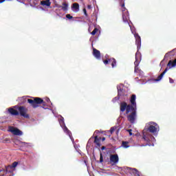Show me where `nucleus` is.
<instances>
[{"label": "nucleus", "instance_id": "nucleus-21", "mask_svg": "<svg viewBox=\"0 0 176 176\" xmlns=\"http://www.w3.org/2000/svg\"><path fill=\"white\" fill-rule=\"evenodd\" d=\"M101 140V138H98V136H95L94 138V144H96L97 146L100 148L101 146V143H100V140Z\"/></svg>", "mask_w": 176, "mask_h": 176}, {"label": "nucleus", "instance_id": "nucleus-7", "mask_svg": "<svg viewBox=\"0 0 176 176\" xmlns=\"http://www.w3.org/2000/svg\"><path fill=\"white\" fill-rule=\"evenodd\" d=\"M109 163L111 166H115L119 163V155L118 154L110 155Z\"/></svg>", "mask_w": 176, "mask_h": 176}, {"label": "nucleus", "instance_id": "nucleus-11", "mask_svg": "<svg viewBox=\"0 0 176 176\" xmlns=\"http://www.w3.org/2000/svg\"><path fill=\"white\" fill-rule=\"evenodd\" d=\"M109 61H112L111 67L112 68H115V67L116 66V59H115L114 58H110L103 60V63L105 65H108V64H109Z\"/></svg>", "mask_w": 176, "mask_h": 176}, {"label": "nucleus", "instance_id": "nucleus-9", "mask_svg": "<svg viewBox=\"0 0 176 176\" xmlns=\"http://www.w3.org/2000/svg\"><path fill=\"white\" fill-rule=\"evenodd\" d=\"M10 131L14 134V135H23V131L17 128L10 126Z\"/></svg>", "mask_w": 176, "mask_h": 176}, {"label": "nucleus", "instance_id": "nucleus-23", "mask_svg": "<svg viewBox=\"0 0 176 176\" xmlns=\"http://www.w3.org/2000/svg\"><path fill=\"white\" fill-rule=\"evenodd\" d=\"M72 8H73V9H74L75 10H79V3H73Z\"/></svg>", "mask_w": 176, "mask_h": 176}, {"label": "nucleus", "instance_id": "nucleus-14", "mask_svg": "<svg viewBox=\"0 0 176 176\" xmlns=\"http://www.w3.org/2000/svg\"><path fill=\"white\" fill-rule=\"evenodd\" d=\"M93 56L97 58V60H101V52L96 48H93Z\"/></svg>", "mask_w": 176, "mask_h": 176}, {"label": "nucleus", "instance_id": "nucleus-37", "mask_svg": "<svg viewBox=\"0 0 176 176\" xmlns=\"http://www.w3.org/2000/svg\"><path fill=\"white\" fill-rule=\"evenodd\" d=\"M105 149H107V147H105L104 146H102L101 147V150H102V151H104V150H105Z\"/></svg>", "mask_w": 176, "mask_h": 176}, {"label": "nucleus", "instance_id": "nucleus-5", "mask_svg": "<svg viewBox=\"0 0 176 176\" xmlns=\"http://www.w3.org/2000/svg\"><path fill=\"white\" fill-rule=\"evenodd\" d=\"M19 114L21 115L25 119H30V114H28V109L25 108V107L20 106L18 108Z\"/></svg>", "mask_w": 176, "mask_h": 176}, {"label": "nucleus", "instance_id": "nucleus-33", "mask_svg": "<svg viewBox=\"0 0 176 176\" xmlns=\"http://www.w3.org/2000/svg\"><path fill=\"white\" fill-rule=\"evenodd\" d=\"M8 175V176H14V173H13V170L12 172H8V173H6Z\"/></svg>", "mask_w": 176, "mask_h": 176}, {"label": "nucleus", "instance_id": "nucleus-1", "mask_svg": "<svg viewBox=\"0 0 176 176\" xmlns=\"http://www.w3.org/2000/svg\"><path fill=\"white\" fill-rule=\"evenodd\" d=\"M159 131V125L154 122H150L147 123L143 130V138L146 141V145L148 146H153L155 141V137L151 134H156ZM149 133H151L150 134Z\"/></svg>", "mask_w": 176, "mask_h": 176}, {"label": "nucleus", "instance_id": "nucleus-3", "mask_svg": "<svg viewBox=\"0 0 176 176\" xmlns=\"http://www.w3.org/2000/svg\"><path fill=\"white\" fill-rule=\"evenodd\" d=\"M28 102L30 104L31 107L32 108H38L41 104L43 105V108H45L46 107V102L43 100V99L41 98H34V100L32 99H28Z\"/></svg>", "mask_w": 176, "mask_h": 176}, {"label": "nucleus", "instance_id": "nucleus-10", "mask_svg": "<svg viewBox=\"0 0 176 176\" xmlns=\"http://www.w3.org/2000/svg\"><path fill=\"white\" fill-rule=\"evenodd\" d=\"M134 36L135 38V45L138 51L141 49V36H140L138 33L135 34Z\"/></svg>", "mask_w": 176, "mask_h": 176}, {"label": "nucleus", "instance_id": "nucleus-41", "mask_svg": "<svg viewBox=\"0 0 176 176\" xmlns=\"http://www.w3.org/2000/svg\"><path fill=\"white\" fill-rule=\"evenodd\" d=\"M95 133H98V131H96Z\"/></svg>", "mask_w": 176, "mask_h": 176}, {"label": "nucleus", "instance_id": "nucleus-29", "mask_svg": "<svg viewBox=\"0 0 176 176\" xmlns=\"http://www.w3.org/2000/svg\"><path fill=\"white\" fill-rule=\"evenodd\" d=\"M97 32H98V29L95 28L91 34V35H96V34H97Z\"/></svg>", "mask_w": 176, "mask_h": 176}, {"label": "nucleus", "instance_id": "nucleus-42", "mask_svg": "<svg viewBox=\"0 0 176 176\" xmlns=\"http://www.w3.org/2000/svg\"><path fill=\"white\" fill-rule=\"evenodd\" d=\"M6 141L7 142V141H9L8 139H6Z\"/></svg>", "mask_w": 176, "mask_h": 176}, {"label": "nucleus", "instance_id": "nucleus-20", "mask_svg": "<svg viewBox=\"0 0 176 176\" xmlns=\"http://www.w3.org/2000/svg\"><path fill=\"white\" fill-rule=\"evenodd\" d=\"M41 5H42V6H50L52 3L50 2V0H43L41 1Z\"/></svg>", "mask_w": 176, "mask_h": 176}, {"label": "nucleus", "instance_id": "nucleus-35", "mask_svg": "<svg viewBox=\"0 0 176 176\" xmlns=\"http://www.w3.org/2000/svg\"><path fill=\"white\" fill-rule=\"evenodd\" d=\"M83 12H84V14H85V16H87V11L86 10V8L83 9Z\"/></svg>", "mask_w": 176, "mask_h": 176}, {"label": "nucleus", "instance_id": "nucleus-24", "mask_svg": "<svg viewBox=\"0 0 176 176\" xmlns=\"http://www.w3.org/2000/svg\"><path fill=\"white\" fill-rule=\"evenodd\" d=\"M129 170L131 173H133V174H137V175H140L137 169L130 168Z\"/></svg>", "mask_w": 176, "mask_h": 176}, {"label": "nucleus", "instance_id": "nucleus-34", "mask_svg": "<svg viewBox=\"0 0 176 176\" xmlns=\"http://www.w3.org/2000/svg\"><path fill=\"white\" fill-rule=\"evenodd\" d=\"M127 131L129 133L130 135H133V133L131 131H133L132 129H128Z\"/></svg>", "mask_w": 176, "mask_h": 176}, {"label": "nucleus", "instance_id": "nucleus-39", "mask_svg": "<svg viewBox=\"0 0 176 176\" xmlns=\"http://www.w3.org/2000/svg\"><path fill=\"white\" fill-rule=\"evenodd\" d=\"M88 9H90V6H88Z\"/></svg>", "mask_w": 176, "mask_h": 176}, {"label": "nucleus", "instance_id": "nucleus-28", "mask_svg": "<svg viewBox=\"0 0 176 176\" xmlns=\"http://www.w3.org/2000/svg\"><path fill=\"white\" fill-rule=\"evenodd\" d=\"M63 130H64L65 133H67V134H69V130L68 129L67 126L63 125Z\"/></svg>", "mask_w": 176, "mask_h": 176}, {"label": "nucleus", "instance_id": "nucleus-15", "mask_svg": "<svg viewBox=\"0 0 176 176\" xmlns=\"http://www.w3.org/2000/svg\"><path fill=\"white\" fill-rule=\"evenodd\" d=\"M167 71H168V67H166L165 70L160 76H158L156 79H154V82H160V80L163 79V77L164 76V74H166V72H167Z\"/></svg>", "mask_w": 176, "mask_h": 176}, {"label": "nucleus", "instance_id": "nucleus-30", "mask_svg": "<svg viewBox=\"0 0 176 176\" xmlns=\"http://www.w3.org/2000/svg\"><path fill=\"white\" fill-rule=\"evenodd\" d=\"M104 162V158L102 157V153H100V163H102Z\"/></svg>", "mask_w": 176, "mask_h": 176}, {"label": "nucleus", "instance_id": "nucleus-6", "mask_svg": "<svg viewBox=\"0 0 176 176\" xmlns=\"http://www.w3.org/2000/svg\"><path fill=\"white\" fill-rule=\"evenodd\" d=\"M131 113L127 116V120H129L132 124L135 123L137 119V109H131Z\"/></svg>", "mask_w": 176, "mask_h": 176}, {"label": "nucleus", "instance_id": "nucleus-38", "mask_svg": "<svg viewBox=\"0 0 176 176\" xmlns=\"http://www.w3.org/2000/svg\"><path fill=\"white\" fill-rule=\"evenodd\" d=\"M104 140H105V138H102V141L104 142Z\"/></svg>", "mask_w": 176, "mask_h": 176}, {"label": "nucleus", "instance_id": "nucleus-2", "mask_svg": "<svg viewBox=\"0 0 176 176\" xmlns=\"http://www.w3.org/2000/svg\"><path fill=\"white\" fill-rule=\"evenodd\" d=\"M124 1L125 0H118L121 6V10L122 12V20L124 23H126L129 25V27H131L130 23H129L130 17L129 16V11H127V9H126V7H124Z\"/></svg>", "mask_w": 176, "mask_h": 176}, {"label": "nucleus", "instance_id": "nucleus-36", "mask_svg": "<svg viewBox=\"0 0 176 176\" xmlns=\"http://www.w3.org/2000/svg\"><path fill=\"white\" fill-rule=\"evenodd\" d=\"M169 82L170 83H174V80L171 78H169Z\"/></svg>", "mask_w": 176, "mask_h": 176}, {"label": "nucleus", "instance_id": "nucleus-19", "mask_svg": "<svg viewBox=\"0 0 176 176\" xmlns=\"http://www.w3.org/2000/svg\"><path fill=\"white\" fill-rule=\"evenodd\" d=\"M18 101H19V104L23 105V104H25V102H27V101H28V99H27V97L23 96L21 98H19Z\"/></svg>", "mask_w": 176, "mask_h": 176}, {"label": "nucleus", "instance_id": "nucleus-16", "mask_svg": "<svg viewBox=\"0 0 176 176\" xmlns=\"http://www.w3.org/2000/svg\"><path fill=\"white\" fill-rule=\"evenodd\" d=\"M8 112L12 116H19V111L13 108L8 109Z\"/></svg>", "mask_w": 176, "mask_h": 176}, {"label": "nucleus", "instance_id": "nucleus-26", "mask_svg": "<svg viewBox=\"0 0 176 176\" xmlns=\"http://www.w3.org/2000/svg\"><path fill=\"white\" fill-rule=\"evenodd\" d=\"M59 123L61 127L65 126V122H64V118H62V119L59 120Z\"/></svg>", "mask_w": 176, "mask_h": 176}, {"label": "nucleus", "instance_id": "nucleus-18", "mask_svg": "<svg viewBox=\"0 0 176 176\" xmlns=\"http://www.w3.org/2000/svg\"><path fill=\"white\" fill-rule=\"evenodd\" d=\"M134 72H135L136 74H144V72L142 71H141V69H140L138 68V62L136 60L135 61V70Z\"/></svg>", "mask_w": 176, "mask_h": 176}, {"label": "nucleus", "instance_id": "nucleus-8", "mask_svg": "<svg viewBox=\"0 0 176 176\" xmlns=\"http://www.w3.org/2000/svg\"><path fill=\"white\" fill-rule=\"evenodd\" d=\"M19 165L18 162H14L12 165H8L6 167V174H8V173H12V170H13V168H16L17 166Z\"/></svg>", "mask_w": 176, "mask_h": 176}, {"label": "nucleus", "instance_id": "nucleus-4", "mask_svg": "<svg viewBox=\"0 0 176 176\" xmlns=\"http://www.w3.org/2000/svg\"><path fill=\"white\" fill-rule=\"evenodd\" d=\"M131 109H133V107L130 104H127V102H122L120 104V112H124V111H126V113L129 114L131 112Z\"/></svg>", "mask_w": 176, "mask_h": 176}, {"label": "nucleus", "instance_id": "nucleus-12", "mask_svg": "<svg viewBox=\"0 0 176 176\" xmlns=\"http://www.w3.org/2000/svg\"><path fill=\"white\" fill-rule=\"evenodd\" d=\"M175 54H176V48L173 49L172 51H170L165 54L164 59L161 61V64L162 63H163V61H164V60H166V58H168V57H173V56H175Z\"/></svg>", "mask_w": 176, "mask_h": 176}, {"label": "nucleus", "instance_id": "nucleus-32", "mask_svg": "<svg viewBox=\"0 0 176 176\" xmlns=\"http://www.w3.org/2000/svg\"><path fill=\"white\" fill-rule=\"evenodd\" d=\"M66 19H68L69 20H72V19H74V16H71V14H66Z\"/></svg>", "mask_w": 176, "mask_h": 176}, {"label": "nucleus", "instance_id": "nucleus-31", "mask_svg": "<svg viewBox=\"0 0 176 176\" xmlns=\"http://www.w3.org/2000/svg\"><path fill=\"white\" fill-rule=\"evenodd\" d=\"M115 130H116V126H113L110 129V133L111 134L113 133V131H115Z\"/></svg>", "mask_w": 176, "mask_h": 176}, {"label": "nucleus", "instance_id": "nucleus-27", "mask_svg": "<svg viewBox=\"0 0 176 176\" xmlns=\"http://www.w3.org/2000/svg\"><path fill=\"white\" fill-rule=\"evenodd\" d=\"M122 146L123 148H129V142H122Z\"/></svg>", "mask_w": 176, "mask_h": 176}, {"label": "nucleus", "instance_id": "nucleus-25", "mask_svg": "<svg viewBox=\"0 0 176 176\" xmlns=\"http://www.w3.org/2000/svg\"><path fill=\"white\" fill-rule=\"evenodd\" d=\"M62 9L64 11L68 10V4H67V3H63Z\"/></svg>", "mask_w": 176, "mask_h": 176}, {"label": "nucleus", "instance_id": "nucleus-13", "mask_svg": "<svg viewBox=\"0 0 176 176\" xmlns=\"http://www.w3.org/2000/svg\"><path fill=\"white\" fill-rule=\"evenodd\" d=\"M136 98H137V96L135 94H133L131 96V99H130L131 104H130V106L133 107V109H137V102H135Z\"/></svg>", "mask_w": 176, "mask_h": 176}, {"label": "nucleus", "instance_id": "nucleus-22", "mask_svg": "<svg viewBox=\"0 0 176 176\" xmlns=\"http://www.w3.org/2000/svg\"><path fill=\"white\" fill-rule=\"evenodd\" d=\"M175 65H176V59H175L174 60H169L167 65L168 67H175Z\"/></svg>", "mask_w": 176, "mask_h": 176}, {"label": "nucleus", "instance_id": "nucleus-17", "mask_svg": "<svg viewBox=\"0 0 176 176\" xmlns=\"http://www.w3.org/2000/svg\"><path fill=\"white\" fill-rule=\"evenodd\" d=\"M117 89L118 97H123L124 96H125L124 89H122L120 87H118Z\"/></svg>", "mask_w": 176, "mask_h": 176}, {"label": "nucleus", "instance_id": "nucleus-43", "mask_svg": "<svg viewBox=\"0 0 176 176\" xmlns=\"http://www.w3.org/2000/svg\"><path fill=\"white\" fill-rule=\"evenodd\" d=\"M80 1H83V0H80Z\"/></svg>", "mask_w": 176, "mask_h": 176}, {"label": "nucleus", "instance_id": "nucleus-40", "mask_svg": "<svg viewBox=\"0 0 176 176\" xmlns=\"http://www.w3.org/2000/svg\"><path fill=\"white\" fill-rule=\"evenodd\" d=\"M111 63H112V61H109V64Z\"/></svg>", "mask_w": 176, "mask_h": 176}]
</instances>
